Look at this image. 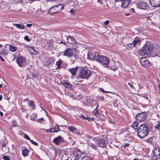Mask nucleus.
Listing matches in <instances>:
<instances>
[{"label":"nucleus","instance_id":"obj_1","mask_svg":"<svg viewBox=\"0 0 160 160\" xmlns=\"http://www.w3.org/2000/svg\"><path fill=\"white\" fill-rule=\"evenodd\" d=\"M91 73L90 70L85 67H81L79 70L78 75L81 78L87 79L90 77Z\"/></svg>","mask_w":160,"mask_h":160},{"label":"nucleus","instance_id":"obj_2","mask_svg":"<svg viewBox=\"0 0 160 160\" xmlns=\"http://www.w3.org/2000/svg\"><path fill=\"white\" fill-rule=\"evenodd\" d=\"M152 48V45L149 43H147L139 51V54L141 56H146L149 53Z\"/></svg>","mask_w":160,"mask_h":160},{"label":"nucleus","instance_id":"obj_3","mask_svg":"<svg viewBox=\"0 0 160 160\" xmlns=\"http://www.w3.org/2000/svg\"><path fill=\"white\" fill-rule=\"evenodd\" d=\"M149 129L145 124L141 125L138 128V135L141 138H143L147 136L148 133Z\"/></svg>","mask_w":160,"mask_h":160},{"label":"nucleus","instance_id":"obj_4","mask_svg":"<svg viewBox=\"0 0 160 160\" xmlns=\"http://www.w3.org/2000/svg\"><path fill=\"white\" fill-rule=\"evenodd\" d=\"M87 137L88 138L87 140V143L88 146L96 150L97 148V146L95 145L96 143V140L95 138H94L92 137H90L88 135H86Z\"/></svg>","mask_w":160,"mask_h":160},{"label":"nucleus","instance_id":"obj_5","mask_svg":"<svg viewBox=\"0 0 160 160\" xmlns=\"http://www.w3.org/2000/svg\"><path fill=\"white\" fill-rule=\"evenodd\" d=\"M97 61L98 62L105 67H108V66L109 60L108 58L103 56L99 54L98 59Z\"/></svg>","mask_w":160,"mask_h":160},{"label":"nucleus","instance_id":"obj_6","mask_svg":"<svg viewBox=\"0 0 160 160\" xmlns=\"http://www.w3.org/2000/svg\"><path fill=\"white\" fill-rule=\"evenodd\" d=\"M137 8L143 10H146L148 8V4L143 1H139L135 4Z\"/></svg>","mask_w":160,"mask_h":160},{"label":"nucleus","instance_id":"obj_7","mask_svg":"<svg viewBox=\"0 0 160 160\" xmlns=\"http://www.w3.org/2000/svg\"><path fill=\"white\" fill-rule=\"evenodd\" d=\"M140 42L141 41L138 38H135L131 43L128 44L127 48L129 49V48H131L134 47L137 48L140 46Z\"/></svg>","mask_w":160,"mask_h":160},{"label":"nucleus","instance_id":"obj_8","mask_svg":"<svg viewBox=\"0 0 160 160\" xmlns=\"http://www.w3.org/2000/svg\"><path fill=\"white\" fill-rule=\"evenodd\" d=\"M147 116V114L146 112H142L137 114L135 117V119L137 121L141 122L144 121Z\"/></svg>","mask_w":160,"mask_h":160},{"label":"nucleus","instance_id":"obj_9","mask_svg":"<svg viewBox=\"0 0 160 160\" xmlns=\"http://www.w3.org/2000/svg\"><path fill=\"white\" fill-rule=\"evenodd\" d=\"M77 50L73 48H67L65 51L62 52L63 55L68 57H70L72 56L73 54V52H76Z\"/></svg>","mask_w":160,"mask_h":160},{"label":"nucleus","instance_id":"obj_10","mask_svg":"<svg viewBox=\"0 0 160 160\" xmlns=\"http://www.w3.org/2000/svg\"><path fill=\"white\" fill-rule=\"evenodd\" d=\"M140 61L142 66L145 68H147L151 65L148 59L146 58H141Z\"/></svg>","mask_w":160,"mask_h":160},{"label":"nucleus","instance_id":"obj_11","mask_svg":"<svg viewBox=\"0 0 160 160\" xmlns=\"http://www.w3.org/2000/svg\"><path fill=\"white\" fill-rule=\"evenodd\" d=\"M153 159L156 160L160 157V149L158 148H154L152 151Z\"/></svg>","mask_w":160,"mask_h":160},{"label":"nucleus","instance_id":"obj_12","mask_svg":"<svg viewBox=\"0 0 160 160\" xmlns=\"http://www.w3.org/2000/svg\"><path fill=\"white\" fill-rule=\"evenodd\" d=\"M99 54L98 53H94L92 52H89L88 55V58L91 60L94 59L97 61L98 59Z\"/></svg>","mask_w":160,"mask_h":160},{"label":"nucleus","instance_id":"obj_13","mask_svg":"<svg viewBox=\"0 0 160 160\" xmlns=\"http://www.w3.org/2000/svg\"><path fill=\"white\" fill-rule=\"evenodd\" d=\"M16 62L18 65L20 67L25 66L26 64L25 58L22 57H17Z\"/></svg>","mask_w":160,"mask_h":160},{"label":"nucleus","instance_id":"obj_14","mask_svg":"<svg viewBox=\"0 0 160 160\" xmlns=\"http://www.w3.org/2000/svg\"><path fill=\"white\" fill-rule=\"evenodd\" d=\"M83 153L79 150H75L74 151L73 154L75 157V160H78L82 155Z\"/></svg>","mask_w":160,"mask_h":160},{"label":"nucleus","instance_id":"obj_15","mask_svg":"<svg viewBox=\"0 0 160 160\" xmlns=\"http://www.w3.org/2000/svg\"><path fill=\"white\" fill-rule=\"evenodd\" d=\"M150 5L153 7L160 6V0H149Z\"/></svg>","mask_w":160,"mask_h":160},{"label":"nucleus","instance_id":"obj_16","mask_svg":"<svg viewBox=\"0 0 160 160\" xmlns=\"http://www.w3.org/2000/svg\"><path fill=\"white\" fill-rule=\"evenodd\" d=\"M64 142V139L60 136H59L53 139V142L57 145H58L61 142Z\"/></svg>","mask_w":160,"mask_h":160},{"label":"nucleus","instance_id":"obj_17","mask_svg":"<svg viewBox=\"0 0 160 160\" xmlns=\"http://www.w3.org/2000/svg\"><path fill=\"white\" fill-rule=\"evenodd\" d=\"M131 0H123L122 2L121 7L122 8H125L128 6L131 3Z\"/></svg>","mask_w":160,"mask_h":160},{"label":"nucleus","instance_id":"obj_18","mask_svg":"<svg viewBox=\"0 0 160 160\" xmlns=\"http://www.w3.org/2000/svg\"><path fill=\"white\" fill-rule=\"evenodd\" d=\"M68 129L69 131L77 135L79 134L80 132L79 130H77L74 126H69Z\"/></svg>","mask_w":160,"mask_h":160},{"label":"nucleus","instance_id":"obj_19","mask_svg":"<svg viewBox=\"0 0 160 160\" xmlns=\"http://www.w3.org/2000/svg\"><path fill=\"white\" fill-rule=\"evenodd\" d=\"M96 141L98 142L97 143L99 146L103 147L105 146V141L103 139L99 138L96 139Z\"/></svg>","mask_w":160,"mask_h":160},{"label":"nucleus","instance_id":"obj_20","mask_svg":"<svg viewBox=\"0 0 160 160\" xmlns=\"http://www.w3.org/2000/svg\"><path fill=\"white\" fill-rule=\"evenodd\" d=\"M67 42L70 44H73L76 43V41L75 39L72 36H66Z\"/></svg>","mask_w":160,"mask_h":160},{"label":"nucleus","instance_id":"obj_21","mask_svg":"<svg viewBox=\"0 0 160 160\" xmlns=\"http://www.w3.org/2000/svg\"><path fill=\"white\" fill-rule=\"evenodd\" d=\"M55 8V6H54L51 8L49 11V12L50 14H53L61 11V9L56 10V9Z\"/></svg>","mask_w":160,"mask_h":160},{"label":"nucleus","instance_id":"obj_22","mask_svg":"<svg viewBox=\"0 0 160 160\" xmlns=\"http://www.w3.org/2000/svg\"><path fill=\"white\" fill-rule=\"evenodd\" d=\"M62 84L68 89L71 88L72 85L68 82L67 80L63 81L62 82Z\"/></svg>","mask_w":160,"mask_h":160},{"label":"nucleus","instance_id":"obj_23","mask_svg":"<svg viewBox=\"0 0 160 160\" xmlns=\"http://www.w3.org/2000/svg\"><path fill=\"white\" fill-rule=\"evenodd\" d=\"M0 54L6 56L7 54L6 51L3 48L2 45L0 44Z\"/></svg>","mask_w":160,"mask_h":160},{"label":"nucleus","instance_id":"obj_24","mask_svg":"<svg viewBox=\"0 0 160 160\" xmlns=\"http://www.w3.org/2000/svg\"><path fill=\"white\" fill-rule=\"evenodd\" d=\"M51 129L52 133L57 132L60 130L59 126L57 125H54Z\"/></svg>","mask_w":160,"mask_h":160},{"label":"nucleus","instance_id":"obj_25","mask_svg":"<svg viewBox=\"0 0 160 160\" xmlns=\"http://www.w3.org/2000/svg\"><path fill=\"white\" fill-rule=\"evenodd\" d=\"M13 25L20 29H23L25 28L24 26L22 24L13 23Z\"/></svg>","mask_w":160,"mask_h":160},{"label":"nucleus","instance_id":"obj_26","mask_svg":"<svg viewBox=\"0 0 160 160\" xmlns=\"http://www.w3.org/2000/svg\"><path fill=\"white\" fill-rule=\"evenodd\" d=\"M29 150L27 148H25L22 150V155L24 157L28 156L29 153Z\"/></svg>","mask_w":160,"mask_h":160},{"label":"nucleus","instance_id":"obj_27","mask_svg":"<svg viewBox=\"0 0 160 160\" xmlns=\"http://www.w3.org/2000/svg\"><path fill=\"white\" fill-rule=\"evenodd\" d=\"M77 69V68H74L70 69L69 71L72 73V75H74L76 74Z\"/></svg>","mask_w":160,"mask_h":160},{"label":"nucleus","instance_id":"obj_28","mask_svg":"<svg viewBox=\"0 0 160 160\" xmlns=\"http://www.w3.org/2000/svg\"><path fill=\"white\" fill-rule=\"evenodd\" d=\"M138 121L136 122H134L132 125V127L135 130L137 129L138 126Z\"/></svg>","mask_w":160,"mask_h":160},{"label":"nucleus","instance_id":"obj_29","mask_svg":"<svg viewBox=\"0 0 160 160\" xmlns=\"http://www.w3.org/2000/svg\"><path fill=\"white\" fill-rule=\"evenodd\" d=\"M108 66L109 67H112L115 66V63L113 60H109Z\"/></svg>","mask_w":160,"mask_h":160},{"label":"nucleus","instance_id":"obj_30","mask_svg":"<svg viewBox=\"0 0 160 160\" xmlns=\"http://www.w3.org/2000/svg\"><path fill=\"white\" fill-rule=\"evenodd\" d=\"M62 63V61L59 60V61H57L56 62V65L57 66V69L59 68H62V67L61 66V64Z\"/></svg>","mask_w":160,"mask_h":160},{"label":"nucleus","instance_id":"obj_31","mask_svg":"<svg viewBox=\"0 0 160 160\" xmlns=\"http://www.w3.org/2000/svg\"><path fill=\"white\" fill-rule=\"evenodd\" d=\"M9 46H10L9 50L11 51L14 52L17 50V48L16 47L12 46L10 45H9Z\"/></svg>","mask_w":160,"mask_h":160},{"label":"nucleus","instance_id":"obj_32","mask_svg":"<svg viewBox=\"0 0 160 160\" xmlns=\"http://www.w3.org/2000/svg\"><path fill=\"white\" fill-rule=\"evenodd\" d=\"M29 105L30 107H31L32 108L33 110H34L35 109L34 102H30L29 103Z\"/></svg>","mask_w":160,"mask_h":160},{"label":"nucleus","instance_id":"obj_33","mask_svg":"<svg viewBox=\"0 0 160 160\" xmlns=\"http://www.w3.org/2000/svg\"><path fill=\"white\" fill-rule=\"evenodd\" d=\"M55 6L56 7L55 8L56 9V10L61 9V11L62 10V9L63 8V6H62V5L61 4H59L58 6Z\"/></svg>","mask_w":160,"mask_h":160},{"label":"nucleus","instance_id":"obj_34","mask_svg":"<svg viewBox=\"0 0 160 160\" xmlns=\"http://www.w3.org/2000/svg\"><path fill=\"white\" fill-rule=\"evenodd\" d=\"M81 160H92V158L88 156L82 157Z\"/></svg>","mask_w":160,"mask_h":160},{"label":"nucleus","instance_id":"obj_35","mask_svg":"<svg viewBox=\"0 0 160 160\" xmlns=\"http://www.w3.org/2000/svg\"><path fill=\"white\" fill-rule=\"evenodd\" d=\"M73 84L75 85V86L76 87H78V88H80L82 86V84L79 83H78V82H73Z\"/></svg>","mask_w":160,"mask_h":160},{"label":"nucleus","instance_id":"obj_36","mask_svg":"<svg viewBox=\"0 0 160 160\" xmlns=\"http://www.w3.org/2000/svg\"><path fill=\"white\" fill-rule=\"evenodd\" d=\"M53 42L52 40H50L48 42V46L51 47L53 46Z\"/></svg>","mask_w":160,"mask_h":160},{"label":"nucleus","instance_id":"obj_37","mask_svg":"<svg viewBox=\"0 0 160 160\" xmlns=\"http://www.w3.org/2000/svg\"><path fill=\"white\" fill-rule=\"evenodd\" d=\"M93 114H95L96 115L97 114H98L99 113L98 110L97 109H96L93 111Z\"/></svg>","mask_w":160,"mask_h":160},{"label":"nucleus","instance_id":"obj_38","mask_svg":"<svg viewBox=\"0 0 160 160\" xmlns=\"http://www.w3.org/2000/svg\"><path fill=\"white\" fill-rule=\"evenodd\" d=\"M154 128L157 129H160V123H158L154 126Z\"/></svg>","mask_w":160,"mask_h":160},{"label":"nucleus","instance_id":"obj_39","mask_svg":"<svg viewBox=\"0 0 160 160\" xmlns=\"http://www.w3.org/2000/svg\"><path fill=\"white\" fill-rule=\"evenodd\" d=\"M30 142L31 143H32L33 144H34L36 146H38V143H37L35 141H34L32 140H30Z\"/></svg>","mask_w":160,"mask_h":160},{"label":"nucleus","instance_id":"obj_40","mask_svg":"<svg viewBox=\"0 0 160 160\" xmlns=\"http://www.w3.org/2000/svg\"><path fill=\"white\" fill-rule=\"evenodd\" d=\"M24 137L26 139H27V140H31L30 138L26 134H24Z\"/></svg>","mask_w":160,"mask_h":160},{"label":"nucleus","instance_id":"obj_41","mask_svg":"<svg viewBox=\"0 0 160 160\" xmlns=\"http://www.w3.org/2000/svg\"><path fill=\"white\" fill-rule=\"evenodd\" d=\"M3 158L4 160H10L9 157L6 156H4Z\"/></svg>","mask_w":160,"mask_h":160},{"label":"nucleus","instance_id":"obj_42","mask_svg":"<svg viewBox=\"0 0 160 160\" xmlns=\"http://www.w3.org/2000/svg\"><path fill=\"white\" fill-rule=\"evenodd\" d=\"M45 130L46 132L48 133L49 132H51L52 133L51 128L49 129H45Z\"/></svg>","mask_w":160,"mask_h":160},{"label":"nucleus","instance_id":"obj_43","mask_svg":"<svg viewBox=\"0 0 160 160\" xmlns=\"http://www.w3.org/2000/svg\"><path fill=\"white\" fill-rule=\"evenodd\" d=\"M85 119H87L88 121H91L92 120V118L86 116Z\"/></svg>","mask_w":160,"mask_h":160},{"label":"nucleus","instance_id":"obj_44","mask_svg":"<svg viewBox=\"0 0 160 160\" xmlns=\"http://www.w3.org/2000/svg\"><path fill=\"white\" fill-rule=\"evenodd\" d=\"M24 38L25 40H27L28 41H30V40L28 39V36H26L24 37Z\"/></svg>","mask_w":160,"mask_h":160},{"label":"nucleus","instance_id":"obj_45","mask_svg":"<svg viewBox=\"0 0 160 160\" xmlns=\"http://www.w3.org/2000/svg\"><path fill=\"white\" fill-rule=\"evenodd\" d=\"M104 8L105 9H108L109 7L107 4H106L104 6Z\"/></svg>","mask_w":160,"mask_h":160},{"label":"nucleus","instance_id":"obj_46","mask_svg":"<svg viewBox=\"0 0 160 160\" xmlns=\"http://www.w3.org/2000/svg\"><path fill=\"white\" fill-rule=\"evenodd\" d=\"M43 118H42L39 119H38V122H41L42 121H43Z\"/></svg>","mask_w":160,"mask_h":160},{"label":"nucleus","instance_id":"obj_47","mask_svg":"<svg viewBox=\"0 0 160 160\" xmlns=\"http://www.w3.org/2000/svg\"><path fill=\"white\" fill-rule=\"evenodd\" d=\"M80 117L82 119H86V117H85V116H84V115H81Z\"/></svg>","mask_w":160,"mask_h":160},{"label":"nucleus","instance_id":"obj_48","mask_svg":"<svg viewBox=\"0 0 160 160\" xmlns=\"http://www.w3.org/2000/svg\"><path fill=\"white\" fill-rule=\"evenodd\" d=\"M100 90L102 92H105V93H106V92H107V93H109L110 92H109V91H105V90H104V89H103L102 88H101L100 89Z\"/></svg>","mask_w":160,"mask_h":160},{"label":"nucleus","instance_id":"obj_49","mask_svg":"<svg viewBox=\"0 0 160 160\" xmlns=\"http://www.w3.org/2000/svg\"><path fill=\"white\" fill-rule=\"evenodd\" d=\"M128 85L130 86L131 88H134V87L130 83L128 82Z\"/></svg>","mask_w":160,"mask_h":160},{"label":"nucleus","instance_id":"obj_50","mask_svg":"<svg viewBox=\"0 0 160 160\" xmlns=\"http://www.w3.org/2000/svg\"><path fill=\"white\" fill-rule=\"evenodd\" d=\"M32 50L34 51V52H33L34 54H37L38 53V52L37 50L33 49V48L32 49Z\"/></svg>","mask_w":160,"mask_h":160},{"label":"nucleus","instance_id":"obj_51","mask_svg":"<svg viewBox=\"0 0 160 160\" xmlns=\"http://www.w3.org/2000/svg\"><path fill=\"white\" fill-rule=\"evenodd\" d=\"M109 23V21L108 20H106L104 22V24L105 25H107Z\"/></svg>","mask_w":160,"mask_h":160},{"label":"nucleus","instance_id":"obj_52","mask_svg":"<svg viewBox=\"0 0 160 160\" xmlns=\"http://www.w3.org/2000/svg\"><path fill=\"white\" fill-rule=\"evenodd\" d=\"M32 24H28L26 25V27H30L31 26H32Z\"/></svg>","mask_w":160,"mask_h":160},{"label":"nucleus","instance_id":"obj_53","mask_svg":"<svg viewBox=\"0 0 160 160\" xmlns=\"http://www.w3.org/2000/svg\"><path fill=\"white\" fill-rule=\"evenodd\" d=\"M70 12H72L73 14H74V12H75V11L74 10H71L70 11Z\"/></svg>","mask_w":160,"mask_h":160},{"label":"nucleus","instance_id":"obj_54","mask_svg":"<svg viewBox=\"0 0 160 160\" xmlns=\"http://www.w3.org/2000/svg\"><path fill=\"white\" fill-rule=\"evenodd\" d=\"M0 115L2 117L3 116V113L1 111H0Z\"/></svg>","mask_w":160,"mask_h":160},{"label":"nucleus","instance_id":"obj_55","mask_svg":"<svg viewBox=\"0 0 160 160\" xmlns=\"http://www.w3.org/2000/svg\"><path fill=\"white\" fill-rule=\"evenodd\" d=\"M0 59H1V60L3 61H4V59L2 58V56H0Z\"/></svg>","mask_w":160,"mask_h":160},{"label":"nucleus","instance_id":"obj_56","mask_svg":"<svg viewBox=\"0 0 160 160\" xmlns=\"http://www.w3.org/2000/svg\"><path fill=\"white\" fill-rule=\"evenodd\" d=\"M2 95H0V101H1L2 98Z\"/></svg>","mask_w":160,"mask_h":160},{"label":"nucleus","instance_id":"obj_57","mask_svg":"<svg viewBox=\"0 0 160 160\" xmlns=\"http://www.w3.org/2000/svg\"><path fill=\"white\" fill-rule=\"evenodd\" d=\"M60 43H63L65 45H66V44L65 43L63 42L62 41H61L60 42Z\"/></svg>","mask_w":160,"mask_h":160},{"label":"nucleus","instance_id":"obj_58","mask_svg":"<svg viewBox=\"0 0 160 160\" xmlns=\"http://www.w3.org/2000/svg\"><path fill=\"white\" fill-rule=\"evenodd\" d=\"M158 84L159 87L160 88V81L158 82Z\"/></svg>","mask_w":160,"mask_h":160},{"label":"nucleus","instance_id":"obj_59","mask_svg":"<svg viewBox=\"0 0 160 160\" xmlns=\"http://www.w3.org/2000/svg\"><path fill=\"white\" fill-rule=\"evenodd\" d=\"M133 160H141L138 159V158H135Z\"/></svg>","mask_w":160,"mask_h":160},{"label":"nucleus","instance_id":"obj_60","mask_svg":"<svg viewBox=\"0 0 160 160\" xmlns=\"http://www.w3.org/2000/svg\"><path fill=\"white\" fill-rule=\"evenodd\" d=\"M98 0V2H99L101 3L102 2L101 0Z\"/></svg>","mask_w":160,"mask_h":160},{"label":"nucleus","instance_id":"obj_61","mask_svg":"<svg viewBox=\"0 0 160 160\" xmlns=\"http://www.w3.org/2000/svg\"><path fill=\"white\" fill-rule=\"evenodd\" d=\"M129 15V13H126V14H125V15L126 16H128Z\"/></svg>","mask_w":160,"mask_h":160},{"label":"nucleus","instance_id":"obj_62","mask_svg":"<svg viewBox=\"0 0 160 160\" xmlns=\"http://www.w3.org/2000/svg\"><path fill=\"white\" fill-rule=\"evenodd\" d=\"M131 9H132V12H134V8H132Z\"/></svg>","mask_w":160,"mask_h":160},{"label":"nucleus","instance_id":"obj_63","mask_svg":"<svg viewBox=\"0 0 160 160\" xmlns=\"http://www.w3.org/2000/svg\"><path fill=\"white\" fill-rule=\"evenodd\" d=\"M2 84H0V88H1L2 87Z\"/></svg>","mask_w":160,"mask_h":160},{"label":"nucleus","instance_id":"obj_64","mask_svg":"<svg viewBox=\"0 0 160 160\" xmlns=\"http://www.w3.org/2000/svg\"><path fill=\"white\" fill-rule=\"evenodd\" d=\"M35 0H29V1H35Z\"/></svg>","mask_w":160,"mask_h":160}]
</instances>
